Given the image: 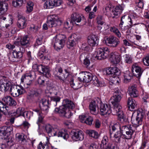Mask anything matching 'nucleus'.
<instances>
[{
	"label": "nucleus",
	"mask_w": 149,
	"mask_h": 149,
	"mask_svg": "<svg viewBox=\"0 0 149 149\" xmlns=\"http://www.w3.org/2000/svg\"><path fill=\"white\" fill-rule=\"evenodd\" d=\"M136 113L135 118L132 116L131 119L132 123L135 125V127L133 125H128L122 126L121 128H120V131L116 132L114 136L116 142H118L120 141L121 134L125 139H131L135 131V127L142 125L144 113L142 109L137 111Z\"/></svg>",
	"instance_id": "f257e3e1"
},
{
	"label": "nucleus",
	"mask_w": 149,
	"mask_h": 149,
	"mask_svg": "<svg viewBox=\"0 0 149 149\" xmlns=\"http://www.w3.org/2000/svg\"><path fill=\"white\" fill-rule=\"evenodd\" d=\"M91 113L94 115L97 114L100 110L101 115L108 116L111 113V107L109 104H104L100 100H96L92 101L89 105Z\"/></svg>",
	"instance_id": "f03ea898"
},
{
	"label": "nucleus",
	"mask_w": 149,
	"mask_h": 149,
	"mask_svg": "<svg viewBox=\"0 0 149 149\" xmlns=\"http://www.w3.org/2000/svg\"><path fill=\"white\" fill-rule=\"evenodd\" d=\"M109 49L107 47H102L98 49L95 58L98 60L106 58L109 56L111 62L114 64L118 63L120 61V54L116 52H112L109 54Z\"/></svg>",
	"instance_id": "7ed1b4c3"
},
{
	"label": "nucleus",
	"mask_w": 149,
	"mask_h": 149,
	"mask_svg": "<svg viewBox=\"0 0 149 149\" xmlns=\"http://www.w3.org/2000/svg\"><path fill=\"white\" fill-rule=\"evenodd\" d=\"M45 129L48 134L52 132L53 136L58 137H62L64 139H67L69 138V135L65 130H60L59 127L56 125L51 126L49 124L46 125Z\"/></svg>",
	"instance_id": "20e7f679"
},
{
	"label": "nucleus",
	"mask_w": 149,
	"mask_h": 149,
	"mask_svg": "<svg viewBox=\"0 0 149 149\" xmlns=\"http://www.w3.org/2000/svg\"><path fill=\"white\" fill-rule=\"evenodd\" d=\"M19 43L18 41H15L13 44L8 43L6 47L8 49L12 50V57L14 58H20L22 56V53L20 50V47L17 45Z\"/></svg>",
	"instance_id": "39448f33"
},
{
	"label": "nucleus",
	"mask_w": 149,
	"mask_h": 149,
	"mask_svg": "<svg viewBox=\"0 0 149 149\" xmlns=\"http://www.w3.org/2000/svg\"><path fill=\"white\" fill-rule=\"evenodd\" d=\"M63 70L62 68L59 66H57L53 70V74L54 76L58 78L61 81H64L66 80L68 77L70 75V72L68 70L65 69L63 75L62 76Z\"/></svg>",
	"instance_id": "423d86ee"
},
{
	"label": "nucleus",
	"mask_w": 149,
	"mask_h": 149,
	"mask_svg": "<svg viewBox=\"0 0 149 149\" xmlns=\"http://www.w3.org/2000/svg\"><path fill=\"white\" fill-rule=\"evenodd\" d=\"M132 21L129 16L124 15L121 17L120 22L119 25L120 28L123 31L128 28H130L132 26Z\"/></svg>",
	"instance_id": "0eeeda50"
},
{
	"label": "nucleus",
	"mask_w": 149,
	"mask_h": 149,
	"mask_svg": "<svg viewBox=\"0 0 149 149\" xmlns=\"http://www.w3.org/2000/svg\"><path fill=\"white\" fill-rule=\"evenodd\" d=\"M66 40V37L64 35L58 34L53 39L54 48L58 50L62 48L65 44Z\"/></svg>",
	"instance_id": "6e6552de"
},
{
	"label": "nucleus",
	"mask_w": 149,
	"mask_h": 149,
	"mask_svg": "<svg viewBox=\"0 0 149 149\" xmlns=\"http://www.w3.org/2000/svg\"><path fill=\"white\" fill-rule=\"evenodd\" d=\"M10 91L11 95L14 97H18L26 93L25 90L23 87L15 85H12Z\"/></svg>",
	"instance_id": "1a4fd4ad"
},
{
	"label": "nucleus",
	"mask_w": 149,
	"mask_h": 149,
	"mask_svg": "<svg viewBox=\"0 0 149 149\" xmlns=\"http://www.w3.org/2000/svg\"><path fill=\"white\" fill-rule=\"evenodd\" d=\"M113 105V109L111 113L113 115L116 114L120 120L121 119H125V115L122 110V107L119 103Z\"/></svg>",
	"instance_id": "9d476101"
},
{
	"label": "nucleus",
	"mask_w": 149,
	"mask_h": 149,
	"mask_svg": "<svg viewBox=\"0 0 149 149\" xmlns=\"http://www.w3.org/2000/svg\"><path fill=\"white\" fill-rule=\"evenodd\" d=\"M54 112L58 113L60 116L69 118L72 115L71 111L63 104L59 107V108H56L54 110Z\"/></svg>",
	"instance_id": "9b49d317"
},
{
	"label": "nucleus",
	"mask_w": 149,
	"mask_h": 149,
	"mask_svg": "<svg viewBox=\"0 0 149 149\" xmlns=\"http://www.w3.org/2000/svg\"><path fill=\"white\" fill-rule=\"evenodd\" d=\"M33 67L39 72L45 75L47 77H48L50 76L49 69L48 66H44L41 64L38 65L36 64L34 65Z\"/></svg>",
	"instance_id": "f8f14e48"
},
{
	"label": "nucleus",
	"mask_w": 149,
	"mask_h": 149,
	"mask_svg": "<svg viewBox=\"0 0 149 149\" xmlns=\"http://www.w3.org/2000/svg\"><path fill=\"white\" fill-rule=\"evenodd\" d=\"M105 41L107 45L113 47H117L120 43L119 40L113 36L106 38Z\"/></svg>",
	"instance_id": "ddd939ff"
},
{
	"label": "nucleus",
	"mask_w": 149,
	"mask_h": 149,
	"mask_svg": "<svg viewBox=\"0 0 149 149\" xmlns=\"http://www.w3.org/2000/svg\"><path fill=\"white\" fill-rule=\"evenodd\" d=\"M61 23V21L58 19V17L53 16L49 17L47 23L48 26L49 27H55L57 25H60Z\"/></svg>",
	"instance_id": "4468645a"
},
{
	"label": "nucleus",
	"mask_w": 149,
	"mask_h": 149,
	"mask_svg": "<svg viewBox=\"0 0 149 149\" xmlns=\"http://www.w3.org/2000/svg\"><path fill=\"white\" fill-rule=\"evenodd\" d=\"M70 18V24H72L73 22L76 24L77 23L80 22L82 20L84 21L85 20V17L83 15L76 12L74 13L71 15Z\"/></svg>",
	"instance_id": "2eb2a0df"
},
{
	"label": "nucleus",
	"mask_w": 149,
	"mask_h": 149,
	"mask_svg": "<svg viewBox=\"0 0 149 149\" xmlns=\"http://www.w3.org/2000/svg\"><path fill=\"white\" fill-rule=\"evenodd\" d=\"M106 75H111L113 77H115L116 76H119L120 74V70L116 67H110L108 69H107L104 70Z\"/></svg>",
	"instance_id": "dca6fc26"
},
{
	"label": "nucleus",
	"mask_w": 149,
	"mask_h": 149,
	"mask_svg": "<svg viewBox=\"0 0 149 149\" xmlns=\"http://www.w3.org/2000/svg\"><path fill=\"white\" fill-rule=\"evenodd\" d=\"M92 74L87 72H81L80 74L78 80L80 81L88 83L92 80Z\"/></svg>",
	"instance_id": "f3484780"
},
{
	"label": "nucleus",
	"mask_w": 149,
	"mask_h": 149,
	"mask_svg": "<svg viewBox=\"0 0 149 149\" xmlns=\"http://www.w3.org/2000/svg\"><path fill=\"white\" fill-rule=\"evenodd\" d=\"M6 19L5 17L0 18V28L2 29L5 28V27L6 29H9L13 23L12 19L11 18H10L9 19L5 21Z\"/></svg>",
	"instance_id": "a211bd4d"
},
{
	"label": "nucleus",
	"mask_w": 149,
	"mask_h": 149,
	"mask_svg": "<svg viewBox=\"0 0 149 149\" xmlns=\"http://www.w3.org/2000/svg\"><path fill=\"white\" fill-rule=\"evenodd\" d=\"M78 40L76 34H74L69 38L68 41L67 43V47L68 48L75 46Z\"/></svg>",
	"instance_id": "6ab92c4d"
},
{
	"label": "nucleus",
	"mask_w": 149,
	"mask_h": 149,
	"mask_svg": "<svg viewBox=\"0 0 149 149\" xmlns=\"http://www.w3.org/2000/svg\"><path fill=\"white\" fill-rule=\"evenodd\" d=\"M132 71L134 76L139 78L143 72V70L140 67L135 64L132 66Z\"/></svg>",
	"instance_id": "aec40b11"
},
{
	"label": "nucleus",
	"mask_w": 149,
	"mask_h": 149,
	"mask_svg": "<svg viewBox=\"0 0 149 149\" xmlns=\"http://www.w3.org/2000/svg\"><path fill=\"white\" fill-rule=\"evenodd\" d=\"M122 97L121 96V93L119 90L115 91V94L112 97L110 100L112 104L119 103L121 100Z\"/></svg>",
	"instance_id": "412c9836"
},
{
	"label": "nucleus",
	"mask_w": 149,
	"mask_h": 149,
	"mask_svg": "<svg viewBox=\"0 0 149 149\" xmlns=\"http://www.w3.org/2000/svg\"><path fill=\"white\" fill-rule=\"evenodd\" d=\"M72 139L75 141H82L84 138V134L81 131H77L73 132Z\"/></svg>",
	"instance_id": "4be33fe9"
},
{
	"label": "nucleus",
	"mask_w": 149,
	"mask_h": 149,
	"mask_svg": "<svg viewBox=\"0 0 149 149\" xmlns=\"http://www.w3.org/2000/svg\"><path fill=\"white\" fill-rule=\"evenodd\" d=\"M98 38L94 35H91L88 38V44L92 47L96 46L98 43Z\"/></svg>",
	"instance_id": "5701e85b"
},
{
	"label": "nucleus",
	"mask_w": 149,
	"mask_h": 149,
	"mask_svg": "<svg viewBox=\"0 0 149 149\" xmlns=\"http://www.w3.org/2000/svg\"><path fill=\"white\" fill-rule=\"evenodd\" d=\"M35 75V73L33 71H31L29 73L26 74L25 83L28 85H32Z\"/></svg>",
	"instance_id": "b1692460"
},
{
	"label": "nucleus",
	"mask_w": 149,
	"mask_h": 149,
	"mask_svg": "<svg viewBox=\"0 0 149 149\" xmlns=\"http://www.w3.org/2000/svg\"><path fill=\"white\" fill-rule=\"evenodd\" d=\"M40 103L42 104L40 107L41 111H44L45 114H46L48 112L49 106V100H46L45 99H42Z\"/></svg>",
	"instance_id": "393cba45"
},
{
	"label": "nucleus",
	"mask_w": 149,
	"mask_h": 149,
	"mask_svg": "<svg viewBox=\"0 0 149 149\" xmlns=\"http://www.w3.org/2000/svg\"><path fill=\"white\" fill-rule=\"evenodd\" d=\"M21 46L25 48L29 47L30 45V39L27 35H25L21 38L19 41Z\"/></svg>",
	"instance_id": "a878e982"
},
{
	"label": "nucleus",
	"mask_w": 149,
	"mask_h": 149,
	"mask_svg": "<svg viewBox=\"0 0 149 149\" xmlns=\"http://www.w3.org/2000/svg\"><path fill=\"white\" fill-rule=\"evenodd\" d=\"M124 10V6L123 5H118L116 6L113 10H112V13L114 15L113 16V18H114L116 16H119L122 13Z\"/></svg>",
	"instance_id": "bb28decb"
},
{
	"label": "nucleus",
	"mask_w": 149,
	"mask_h": 149,
	"mask_svg": "<svg viewBox=\"0 0 149 149\" xmlns=\"http://www.w3.org/2000/svg\"><path fill=\"white\" fill-rule=\"evenodd\" d=\"M2 100L6 104L10 106L14 107L17 104L15 101L10 96H6L3 97L2 99Z\"/></svg>",
	"instance_id": "cd10ccee"
},
{
	"label": "nucleus",
	"mask_w": 149,
	"mask_h": 149,
	"mask_svg": "<svg viewBox=\"0 0 149 149\" xmlns=\"http://www.w3.org/2000/svg\"><path fill=\"white\" fill-rule=\"evenodd\" d=\"M62 104L68 109H74L75 107L74 103L71 100L67 98L63 100Z\"/></svg>",
	"instance_id": "c85d7f7f"
},
{
	"label": "nucleus",
	"mask_w": 149,
	"mask_h": 149,
	"mask_svg": "<svg viewBox=\"0 0 149 149\" xmlns=\"http://www.w3.org/2000/svg\"><path fill=\"white\" fill-rule=\"evenodd\" d=\"M127 105L129 110L133 111L136 107L137 103L135 100L132 97H129L127 100Z\"/></svg>",
	"instance_id": "c756f323"
},
{
	"label": "nucleus",
	"mask_w": 149,
	"mask_h": 149,
	"mask_svg": "<svg viewBox=\"0 0 149 149\" xmlns=\"http://www.w3.org/2000/svg\"><path fill=\"white\" fill-rule=\"evenodd\" d=\"M129 94L131 97H136L138 96V92L135 85L132 86L129 88Z\"/></svg>",
	"instance_id": "7c9ffc66"
},
{
	"label": "nucleus",
	"mask_w": 149,
	"mask_h": 149,
	"mask_svg": "<svg viewBox=\"0 0 149 149\" xmlns=\"http://www.w3.org/2000/svg\"><path fill=\"white\" fill-rule=\"evenodd\" d=\"M26 20L24 17H22L18 19L17 23L18 27L23 29L26 27Z\"/></svg>",
	"instance_id": "2f4dec72"
},
{
	"label": "nucleus",
	"mask_w": 149,
	"mask_h": 149,
	"mask_svg": "<svg viewBox=\"0 0 149 149\" xmlns=\"http://www.w3.org/2000/svg\"><path fill=\"white\" fill-rule=\"evenodd\" d=\"M9 114H8L7 116L10 117V116H14L15 117L17 118L20 116H23V111L22 110V108H18L17 109L16 111L15 112L12 113L9 111Z\"/></svg>",
	"instance_id": "473e14b6"
},
{
	"label": "nucleus",
	"mask_w": 149,
	"mask_h": 149,
	"mask_svg": "<svg viewBox=\"0 0 149 149\" xmlns=\"http://www.w3.org/2000/svg\"><path fill=\"white\" fill-rule=\"evenodd\" d=\"M33 113L37 114L38 115L39 117L37 122V123L39 126L40 123L42 122V120L44 116H43V114L42 111L38 109H33Z\"/></svg>",
	"instance_id": "72a5a7b5"
},
{
	"label": "nucleus",
	"mask_w": 149,
	"mask_h": 149,
	"mask_svg": "<svg viewBox=\"0 0 149 149\" xmlns=\"http://www.w3.org/2000/svg\"><path fill=\"white\" fill-rule=\"evenodd\" d=\"M50 101L49 102V106L55 107L57 105V103L60 101L61 98L58 96H54L50 97Z\"/></svg>",
	"instance_id": "f704fd0d"
},
{
	"label": "nucleus",
	"mask_w": 149,
	"mask_h": 149,
	"mask_svg": "<svg viewBox=\"0 0 149 149\" xmlns=\"http://www.w3.org/2000/svg\"><path fill=\"white\" fill-rule=\"evenodd\" d=\"M68 77L69 78V79H68V80L69 82L70 85L72 88L75 90H77L80 88V86H79V83H74L73 81V78L71 75H70L69 77Z\"/></svg>",
	"instance_id": "c9c22d12"
},
{
	"label": "nucleus",
	"mask_w": 149,
	"mask_h": 149,
	"mask_svg": "<svg viewBox=\"0 0 149 149\" xmlns=\"http://www.w3.org/2000/svg\"><path fill=\"white\" fill-rule=\"evenodd\" d=\"M124 82L125 83H127L130 81V80L132 78V75L131 73L129 71H127L124 73Z\"/></svg>",
	"instance_id": "e433bc0d"
},
{
	"label": "nucleus",
	"mask_w": 149,
	"mask_h": 149,
	"mask_svg": "<svg viewBox=\"0 0 149 149\" xmlns=\"http://www.w3.org/2000/svg\"><path fill=\"white\" fill-rule=\"evenodd\" d=\"M45 48L44 45H42L40 48L38 55L40 57V58L42 60L44 59L47 60L48 58L44 56L43 55L44 53L45 52Z\"/></svg>",
	"instance_id": "4c0bfd02"
},
{
	"label": "nucleus",
	"mask_w": 149,
	"mask_h": 149,
	"mask_svg": "<svg viewBox=\"0 0 149 149\" xmlns=\"http://www.w3.org/2000/svg\"><path fill=\"white\" fill-rule=\"evenodd\" d=\"M26 0H16V1H13L12 2V5L15 7H19L21 6L24 3Z\"/></svg>",
	"instance_id": "58836bf2"
},
{
	"label": "nucleus",
	"mask_w": 149,
	"mask_h": 149,
	"mask_svg": "<svg viewBox=\"0 0 149 149\" xmlns=\"http://www.w3.org/2000/svg\"><path fill=\"white\" fill-rule=\"evenodd\" d=\"M86 132L90 136L93 138L97 139L99 137V135L98 133L95 130H88Z\"/></svg>",
	"instance_id": "ea45409f"
},
{
	"label": "nucleus",
	"mask_w": 149,
	"mask_h": 149,
	"mask_svg": "<svg viewBox=\"0 0 149 149\" xmlns=\"http://www.w3.org/2000/svg\"><path fill=\"white\" fill-rule=\"evenodd\" d=\"M16 138L18 139V141L22 144H24L26 142V140L24 138V135L17 134Z\"/></svg>",
	"instance_id": "a19ab883"
},
{
	"label": "nucleus",
	"mask_w": 149,
	"mask_h": 149,
	"mask_svg": "<svg viewBox=\"0 0 149 149\" xmlns=\"http://www.w3.org/2000/svg\"><path fill=\"white\" fill-rule=\"evenodd\" d=\"M62 0H49V3L53 6H58L61 5Z\"/></svg>",
	"instance_id": "79ce46f5"
},
{
	"label": "nucleus",
	"mask_w": 149,
	"mask_h": 149,
	"mask_svg": "<svg viewBox=\"0 0 149 149\" xmlns=\"http://www.w3.org/2000/svg\"><path fill=\"white\" fill-rule=\"evenodd\" d=\"M97 22L98 25H100V26L105 24V22L103 16L101 15H98L96 18Z\"/></svg>",
	"instance_id": "37998d69"
},
{
	"label": "nucleus",
	"mask_w": 149,
	"mask_h": 149,
	"mask_svg": "<svg viewBox=\"0 0 149 149\" xmlns=\"http://www.w3.org/2000/svg\"><path fill=\"white\" fill-rule=\"evenodd\" d=\"M37 82L40 87L44 86L46 84L44 77L43 76H40L38 78Z\"/></svg>",
	"instance_id": "c03bdc74"
},
{
	"label": "nucleus",
	"mask_w": 149,
	"mask_h": 149,
	"mask_svg": "<svg viewBox=\"0 0 149 149\" xmlns=\"http://www.w3.org/2000/svg\"><path fill=\"white\" fill-rule=\"evenodd\" d=\"M2 129L4 132V133L6 136V134L9 135L10 134V132L13 130V128L12 127L9 126L7 127L6 126H3L2 127Z\"/></svg>",
	"instance_id": "a18cd8bd"
},
{
	"label": "nucleus",
	"mask_w": 149,
	"mask_h": 149,
	"mask_svg": "<svg viewBox=\"0 0 149 149\" xmlns=\"http://www.w3.org/2000/svg\"><path fill=\"white\" fill-rule=\"evenodd\" d=\"M33 3L31 1H29L27 2L26 6L27 10L26 12L28 13H30L33 10Z\"/></svg>",
	"instance_id": "49530a36"
},
{
	"label": "nucleus",
	"mask_w": 149,
	"mask_h": 149,
	"mask_svg": "<svg viewBox=\"0 0 149 149\" xmlns=\"http://www.w3.org/2000/svg\"><path fill=\"white\" fill-rule=\"evenodd\" d=\"M6 79L3 78L0 80V91H3L5 90L4 85L6 84Z\"/></svg>",
	"instance_id": "de8ad7c7"
},
{
	"label": "nucleus",
	"mask_w": 149,
	"mask_h": 149,
	"mask_svg": "<svg viewBox=\"0 0 149 149\" xmlns=\"http://www.w3.org/2000/svg\"><path fill=\"white\" fill-rule=\"evenodd\" d=\"M43 36L42 35H40L37 36L36 39L35 45H41L43 42Z\"/></svg>",
	"instance_id": "09e8293b"
},
{
	"label": "nucleus",
	"mask_w": 149,
	"mask_h": 149,
	"mask_svg": "<svg viewBox=\"0 0 149 149\" xmlns=\"http://www.w3.org/2000/svg\"><path fill=\"white\" fill-rule=\"evenodd\" d=\"M125 62L128 63H130L132 62V58L130 56L126 54L123 56Z\"/></svg>",
	"instance_id": "8fccbe9b"
},
{
	"label": "nucleus",
	"mask_w": 149,
	"mask_h": 149,
	"mask_svg": "<svg viewBox=\"0 0 149 149\" xmlns=\"http://www.w3.org/2000/svg\"><path fill=\"white\" fill-rule=\"evenodd\" d=\"M91 78H92L91 80L93 81V83L94 84H95V85H96L97 86L100 85V83L99 81L98 78H97L96 76H93L92 74Z\"/></svg>",
	"instance_id": "3c124183"
},
{
	"label": "nucleus",
	"mask_w": 149,
	"mask_h": 149,
	"mask_svg": "<svg viewBox=\"0 0 149 149\" xmlns=\"http://www.w3.org/2000/svg\"><path fill=\"white\" fill-rule=\"evenodd\" d=\"M93 121V118L92 117L88 116L86 118L84 122L87 125H91L92 124Z\"/></svg>",
	"instance_id": "603ef678"
},
{
	"label": "nucleus",
	"mask_w": 149,
	"mask_h": 149,
	"mask_svg": "<svg viewBox=\"0 0 149 149\" xmlns=\"http://www.w3.org/2000/svg\"><path fill=\"white\" fill-rule=\"evenodd\" d=\"M4 5V6L6 7L5 9L3 8V5L1 2H0V13L2 14L5 11H6L8 9V7L7 6V4H5Z\"/></svg>",
	"instance_id": "864d4df0"
},
{
	"label": "nucleus",
	"mask_w": 149,
	"mask_h": 149,
	"mask_svg": "<svg viewBox=\"0 0 149 149\" xmlns=\"http://www.w3.org/2000/svg\"><path fill=\"white\" fill-rule=\"evenodd\" d=\"M38 149H48V146L46 144H43L40 142L39 144L38 147Z\"/></svg>",
	"instance_id": "5fc2aeb1"
},
{
	"label": "nucleus",
	"mask_w": 149,
	"mask_h": 149,
	"mask_svg": "<svg viewBox=\"0 0 149 149\" xmlns=\"http://www.w3.org/2000/svg\"><path fill=\"white\" fill-rule=\"evenodd\" d=\"M107 147L110 149H119L116 143H109L108 144Z\"/></svg>",
	"instance_id": "6e6d98bb"
},
{
	"label": "nucleus",
	"mask_w": 149,
	"mask_h": 149,
	"mask_svg": "<svg viewBox=\"0 0 149 149\" xmlns=\"http://www.w3.org/2000/svg\"><path fill=\"white\" fill-rule=\"evenodd\" d=\"M33 113V112H31L30 111H25L24 112H23V113L22 116H24V117H26V118L28 119H30L31 117V116H32Z\"/></svg>",
	"instance_id": "4d7b16f0"
},
{
	"label": "nucleus",
	"mask_w": 149,
	"mask_h": 149,
	"mask_svg": "<svg viewBox=\"0 0 149 149\" xmlns=\"http://www.w3.org/2000/svg\"><path fill=\"white\" fill-rule=\"evenodd\" d=\"M84 64L87 68H89V66L90 64V61L89 59L86 57L84 60Z\"/></svg>",
	"instance_id": "13d9d810"
},
{
	"label": "nucleus",
	"mask_w": 149,
	"mask_h": 149,
	"mask_svg": "<svg viewBox=\"0 0 149 149\" xmlns=\"http://www.w3.org/2000/svg\"><path fill=\"white\" fill-rule=\"evenodd\" d=\"M142 99L144 102H148L147 99H148L149 95L146 92L143 93L142 95Z\"/></svg>",
	"instance_id": "bf43d9fd"
},
{
	"label": "nucleus",
	"mask_w": 149,
	"mask_h": 149,
	"mask_svg": "<svg viewBox=\"0 0 149 149\" xmlns=\"http://www.w3.org/2000/svg\"><path fill=\"white\" fill-rule=\"evenodd\" d=\"M6 84L4 85V88H5V90L4 91H7L9 89V88L10 87H11V86H12V85H11V83L9 81H8L6 79Z\"/></svg>",
	"instance_id": "052dcab7"
},
{
	"label": "nucleus",
	"mask_w": 149,
	"mask_h": 149,
	"mask_svg": "<svg viewBox=\"0 0 149 149\" xmlns=\"http://www.w3.org/2000/svg\"><path fill=\"white\" fill-rule=\"evenodd\" d=\"M136 3H137V6L139 8H142L143 7V4L142 0H136Z\"/></svg>",
	"instance_id": "680f3d73"
},
{
	"label": "nucleus",
	"mask_w": 149,
	"mask_h": 149,
	"mask_svg": "<svg viewBox=\"0 0 149 149\" xmlns=\"http://www.w3.org/2000/svg\"><path fill=\"white\" fill-rule=\"evenodd\" d=\"M44 7L46 9L52 8V6L49 3V1H46L44 4Z\"/></svg>",
	"instance_id": "e2e57ef3"
},
{
	"label": "nucleus",
	"mask_w": 149,
	"mask_h": 149,
	"mask_svg": "<svg viewBox=\"0 0 149 149\" xmlns=\"http://www.w3.org/2000/svg\"><path fill=\"white\" fill-rule=\"evenodd\" d=\"M144 64L146 66H149V57L146 56L143 59Z\"/></svg>",
	"instance_id": "0e129e2a"
},
{
	"label": "nucleus",
	"mask_w": 149,
	"mask_h": 149,
	"mask_svg": "<svg viewBox=\"0 0 149 149\" xmlns=\"http://www.w3.org/2000/svg\"><path fill=\"white\" fill-rule=\"evenodd\" d=\"M97 27L100 30L103 29L104 30H106L109 29V26L108 25L106 24L105 22V24H103V25L101 26H98Z\"/></svg>",
	"instance_id": "69168bd1"
},
{
	"label": "nucleus",
	"mask_w": 149,
	"mask_h": 149,
	"mask_svg": "<svg viewBox=\"0 0 149 149\" xmlns=\"http://www.w3.org/2000/svg\"><path fill=\"white\" fill-rule=\"evenodd\" d=\"M108 137L107 136H104L102 141V143L103 145H106L108 142Z\"/></svg>",
	"instance_id": "338daca9"
},
{
	"label": "nucleus",
	"mask_w": 149,
	"mask_h": 149,
	"mask_svg": "<svg viewBox=\"0 0 149 149\" xmlns=\"http://www.w3.org/2000/svg\"><path fill=\"white\" fill-rule=\"evenodd\" d=\"M93 5L92 4H90L87 6L86 7L85 10L87 13H89L90 12L91 9V7H93Z\"/></svg>",
	"instance_id": "774afa93"
}]
</instances>
